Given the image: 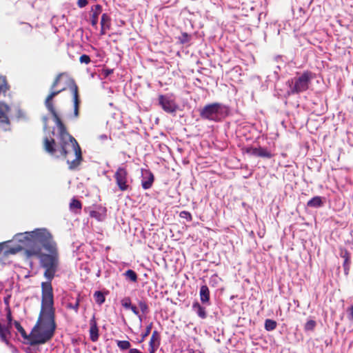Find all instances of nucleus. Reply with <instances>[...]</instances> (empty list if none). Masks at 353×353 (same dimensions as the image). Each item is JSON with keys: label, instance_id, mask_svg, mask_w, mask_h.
<instances>
[{"label": "nucleus", "instance_id": "obj_17", "mask_svg": "<svg viewBox=\"0 0 353 353\" xmlns=\"http://www.w3.org/2000/svg\"><path fill=\"white\" fill-rule=\"evenodd\" d=\"M200 299L203 304H210V290L206 285H201L199 291Z\"/></svg>", "mask_w": 353, "mask_h": 353}, {"label": "nucleus", "instance_id": "obj_35", "mask_svg": "<svg viewBox=\"0 0 353 353\" xmlns=\"http://www.w3.org/2000/svg\"><path fill=\"white\" fill-rule=\"evenodd\" d=\"M179 216L182 219H185L188 221H191L192 220V214L188 211H182L179 214Z\"/></svg>", "mask_w": 353, "mask_h": 353}, {"label": "nucleus", "instance_id": "obj_10", "mask_svg": "<svg viewBox=\"0 0 353 353\" xmlns=\"http://www.w3.org/2000/svg\"><path fill=\"white\" fill-rule=\"evenodd\" d=\"M158 99L159 104L168 113H174L178 109L177 104L168 96L161 94L159 96Z\"/></svg>", "mask_w": 353, "mask_h": 353}, {"label": "nucleus", "instance_id": "obj_1", "mask_svg": "<svg viewBox=\"0 0 353 353\" xmlns=\"http://www.w3.org/2000/svg\"><path fill=\"white\" fill-rule=\"evenodd\" d=\"M14 239L23 243L24 254L28 258L39 259L40 266L44 269L46 283L51 284L59 265V253L52 235L46 228H37L31 232L18 233Z\"/></svg>", "mask_w": 353, "mask_h": 353}, {"label": "nucleus", "instance_id": "obj_38", "mask_svg": "<svg viewBox=\"0 0 353 353\" xmlns=\"http://www.w3.org/2000/svg\"><path fill=\"white\" fill-rule=\"evenodd\" d=\"M7 310H8L7 314H6V319L8 321L7 325L12 327V316L11 310L9 307L8 308Z\"/></svg>", "mask_w": 353, "mask_h": 353}, {"label": "nucleus", "instance_id": "obj_18", "mask_svg": "<svg viewBox=\"0 0 353 353\" xmlns=\"http://www.w3.org/2000/svg\"><path fill=\"white\" fill-rule=\"evenodd\" d=\"M340 256L344 259L343 266L345 274H347L350 270V254L346 249H341L340 252Z\"/></svg>", "mask_w": 353, "mask_h": 353}, {"label": "nucleus", "instance_id": "obj_45", "mask_svg": "<svg viewBox=\"0 0 353 353\" xmlns=\"http://www.w3.org/2000/svg\"><path fill=\"white\" fill-rule=\"evenodd\" d=\"M46 128H47V124H46V123H45V125H44L43 129H44V130H46Z\"/></svg>", "mask_w": 353, "mask_h": 353}, {"label": "nucleus", "instance_id": "obj_14", "mask_svg": "<svg viewBox=\"0 0 353 353\" xmlns=\"http://www.w3.org/2000/svg\"><path fill=\"white\" fill-rule=\"evenodd\" d=\"M102 12V6L99 4H96L91 7L90 12V23L92 27L97 28L99 16Z\"/></svg>", "mask_w": 353, "mask_h": 353}, {"label": "nucleus", "instance_id": "obj_33", "mask_svg": "<svg viewBox=\"0 0 353 353\" xmlns=\"http://www.w3.org/2000/svg\"><path fill=\"white\" fill-rule=\"evenodd\" d=\"M7 107L3 104H0V119H2V121H8V119L6 115V110Z\"/></svg>", "mask_w": 353, "mask_h": 353}, {"label": "nucleus", "instance_id": "obj_29", "mask_svg": "<svg viewBox=\"0 0 353 353\" xmlns=\"http://www.w3.org/2000/svg\"><path fill=\"white\" fill-rule=\"evenodd\" d=\"M94 298L99 305H101L105 301V296L101 291H96L94 294Z\"/></svg>", "mask_w": 353, "mask_h": 353}, {"label": "nucleus", "instance_id": "obj_4", "mask_svg": "<svg viewBox=\"0 0 353 353\" xmlns=\"http://www.w3.org/2000/svg\"><path fill=\"white\" fill-rule=\"evenodd\" d=\"M316 77V74L310 70H305L302 73L289 79L287 84L290 88L288 94H298L307 91L312 80Z\"/></svg>", "mask_w": 353, "mask_h": 353}, {"label": "nucleus", "instance_id": "obj_37", "mask_svg": "<svg viewBox=\"0 0 353 353\" xmlns=\"http://www.w3.org/2000/svg\"><path fill=\"white\" fill-rule=\"evenodd\" d=\"M79 61L81 63L88 64L90 63V57L87 54H82L79 58Z\"/></svg>", "mask_w": 353, "mask_h": 353}, {"label": "nucleus", "instance_id": "obj_15", "mask_svg": "<svg viewBox=\"0 0 353 353\" xmlns=\"http://www.w3.org/2000/svg\"><path fill=\"white\" fill-rule=\"evenodd\" d=\"M90 325V330H89V334H90V339L92 342H96L98 341L99 337V327L97 325V323L96 321L95 316L93 315L91 319L89 321Z\"/></svg>", "mask_w": 353, "mask_h": 353}, {"label": "nucleus", "instance_id": "obj_19", "mask_svg": "<svg viewBox=\"0 0 353 353\" xmlns=\"http://www.w3.org/2000/svg\"><path fill=\"white\" fill-rule=\"evenodd\" d=\"M192 309L196 312L197 315L202 319L207 317V312L204 307H203L199 302H194L192 304Z\"/></svg>", "mask_w": 353, "mask_h": 353}, {"label": "nucleus", "instance_id": "obj_7", "mask_svg": "<svg viewBox=\"0 0 353 353\" xmlns=\"http://www.w3.org/2000/svg\"><path fill=\"white\" fill-rule=\"evenodd\" d=\"M65 90H66V87H64V86L61 87V88H59V87H54L53 88H50L51 91H50V94L46 98V100L44 102L45 105H46V108L48 109V110L49 111V112L52 114L53 119H61L55 110L53 99L56 96H57L61 92L65 91Z\"/></svg>", "mask_w": 353, "mask_h": 353}, {"label": "nucleus", "instance_id": "obj_3", "mask_svg": "<svg viewBox=\"0 0 353 353\" xmlns=\"http://www.w3.org/2000/svg\"><path fill=\"white\" fill-rule=\"evenodd\" d=\"M58 130L57 141L54 130L48 132L43 140V148L46 152L55 158L67 160L70 170L76 169L83 161L81 148L77 140L68 132L61 119H53Z\"/></svg>", "mask_w": 353, "mask_h": 353}, {"label": "nucleus", "instance_id": "obj_46", "mask_svg": "<svg viewBox=\"0 0 353 353\" xmlns=\"http://www.w3.org/2000/svg\"><path fill=\"white\" fill-rule=\"evenodd\" d=\"M101 137H102V139H106L107 138L106 135L102 136Z\"/></svg>", "mask_w": 353, "mask_h": 353}, {"label": "nucleus", "instance_id": "obj_21", "mask_svg": "<svg viewBox=\"0 0 353 353\" xmlns=\"http://www.w3.org/2000/svg\"><path fill=\"white\" fill-rule=\"evenodd\" d=\"M323 205L322 198L320 196H316L309 200L307 203V205L310 208H319Z\"/></svg>", "mask_w": 353, "mask_h": 353}, {"label": "nucleus", "instance_id": "obj_2", "mask_svg": "<svg viewBox=\"0 0 353 353\" xmlns=\"http://www.w3.org/2000/svg\"><path fill=\"white\" fill-rule=\"evenodd\" d=\"M41 310L36 324L30 334L26 332L19 321L14 325L17 330L24 339H28L31 345L44 344L54 336L57 327L55 322V308L54 307V294L52 284L41 283Z\"/></svg>", "mask_w": 353, "mask_h": 353}, {"label": "nucleus", "instance_id": "obj_44", "mask_svg": "<svg viewBox=\"0 0 353 353\" xmlns=\"http://www.w3.org/2000/svg\"><path fill=\"white\" fill-rule=\"evenodd\" d=\"M349 312L352 319H353V305L349 308Z\"/></svg>", "mask_w": 353, "mask_h": 353}, {"label": "nucleus", "instance_id": "obj_32", "mask_svg": "<svg viewBox=\"0 0 353 353\" xmlns=\"http://www.w3.org/2000/svg\"><path fill=\"white\" fill-rule=\"evenodd\" d=\"M191 36L187 32H183L181 37H179V40L181 43L184 44L190 41Z\"/></svg>", "mask_w": 353, "mask_h": 353}, {"label": "nucleus", "instance_id": "obj_25", "mask_svg": "<svg viewBox=\"0 0 353 353\" xmlns=\"http://www.w3.org/2000/svg\"><path fill=\"white\" fill-rule=\"evenodd\" d=\"M123 274L130 281H131L132 282L137 281L138 276H137V273L134 270H128L127 271L125 272V273Z\"/></svg>", "mask_w": 353, "mask_h": 353}, {"label": "nucleus", "instance_id": "obj_24", "mask_svg": "<svg viewBox=\"0 0 353 353\" xmlns=\"http://www.w3.org/2000/svg\"><path fill=\"white\" fill-rule=\"evenodd\" d=\"M20 25L21 26V28L20 29V32L21 34H28L32 32V26L29 23L20 22Z\"/></svg>", "mask_w": 353, "mask_h": 353}, {"label": "nucleus", "instance_id": "obj_36", "mask_svg": "<svg viewBox=\"0 0 353 353\" xmlns=\"http://www.w3.org/2000/svg\"><path fill=\"white\" fill-rule=\"evenodd\" d=\"M152 327V323H150L145 328L144 333L142 334V341H143L150 333Z\"/></svg>", "mask_w": 353, "mask_h": 353}, {"label": "nucleus", "instance_id": "obj_26", "mask_svg": "<svg viewBox=\"0 0 353 353\" xmlns=\"http://www.w3.org/2000/svg\"><path fill=\"white\" fill-rule=\"evenodd\" d=\"M116 342H117V345L118 347L121 350H122V351L127 350H130L131 344L128 341L117 340Z\"/></svg>", "mask_w": 353, "mask_h": 353}, {"label": "nucleus", "instance_id": "obj_5", "mask_svg": "<svg viewBox=\"0 0 353 353\" xmlns=\"http://www.w3.org/2000/svg\"><path fill=\"white\" fill-rule=\"evenodd\" d=\"M23 248V243L16 241L14 238L12 241L0 243V263L6 264L10 255H14Z\"/></svg>", "mask_w": 353, "mask_h": 353}, {"label": "nucleus", "instance_id": "obj_9", "mask_svg": "<svg viewBox=\"0 0 353 353\" xmlns=\"http://www.w3.org/2000/svg\"><path fill=\"white\" fill-rule=\"evenodd\" d=\"M67 83L72 94L74 102V115L75 117H78L79 114V105L81 103L79 88L75 81L71 77H68Z\"/></svg>", "mask_w": 353, "mask_h": 353}, {"label": "nucleus", "instance_id": "obj_27", "mask_svg": "<svg viewBox=\"0 0 353 353\" xmlns=\"http://www.w3.org/2000/svg\"><path fill=\"white\" fill-rule=\"evenodd\" d=\"M277 323L272 319H266L265 321V329L267 331H272L276 329Z\"/></svg>", "mask_w": 353, "mask_h": 353}, {"label": "nucleus", "instance_id": "obj_13", "mask_svg": "<svg viewBox=\"0 0 353 353\" xmlns=\"http://www.w3.org/2000/svg\"><path fill=\"white\" fill-rule=\"evenodd\" d=\"M161 344V335L157 330L153 331L149 341V352L155 353Z\"/></svg>", "mask_w": 353, "mask_h": 353}, {"label": "nucleus", "instance_id": "obj_23", "mask_svg": "<svg viewBox=\"0 0 353 353\" xmlns=\"http://www.w3.org/2000/svg\"><path fill=\"white\" fill-rule=\"evenodd\" d=\"M79 304H80V294H79L76 299L75 303L74 304L72 303H67L65 307L67 309L73 310L75 313H77L79 311Z\"/></svg>", "mask_w": 353, "mask_h": 353}, {"label": "nucleus", "instance_id": "obj_8", "mask_svg": "<svg viewBox=\"0 0 353 353\" xmlns=\"http://www.w3.org/2000/svg\"><path fill=\"white\" fill-rule=\"evenodd\" d=\"M221 105L218 103L208 104L200 110V117L203 119L215 121L218 117Z\"/></svg>", "mask_w": 353, "mask_h": 353}, {"label": "nucleus", "instance_id": "obj_40", "mask_svg": "<svg viewBox=\"0 0 353 353\" xmlns=\"http://www.w3.org/2000/svg\"><path fill=\"white\" fill-rule=\"evenodd\" d=\"M88 4V0H78L77 1V6L81 8L85 7Z\"/></svg>", "mask_w": 353, "mask_h": 353}, {"label": "nucleus", "instance_id": "obj_12", "mask_svg": "<svg viewBox=\"0 0 353 353\" xmlns=\"http://www.w3.org/2000/svg\"><path fill=\"white\" fill-rule=\"evenodd\" d=\"M154 176L152 172L148 170H142L141 186L144 190L150 189L154 183Z\"/></svg>", "mask_w": 353, "mask_h": 353}, {"label": "nucleus", "instance_id": "obj_16", "mask_svg": "<svg viewBox=\"0 0 353 353\" xmlns=\"http://www.w3.org/2000/svg\"><path fill=\"white\" fill-rule=\"evenodd\" d=\"M10 328L9 325H4L0 323V339L6 344L9 343V339L10 337Z\"/></svg>", "mask_w": 353, "mask_h": 353}, {"label": "nucleus", "instance_id": "obj_34", "mask_svg": "<svg viewBox=\"0 0 353 353\" xmlns=\"http://www.w3.org/2000/svg\"><path fill=\"white\" fill-rule=\"evenodd\" d=\"M121 304L124 308L129 309L132 305L130 298L128 296L124 297L123 299H121Z\"/></svg>", "mask_w": 353, "mask_h": 353}, {"label": "nucleus", "instance_id": "obj_28", "mask_svg": "<svg viewBox=\"0 0 353 353\" xmlns=\"http://www.w3.org/2000/svg\"><path fill=\"white\" fill-rule=\"evenodd\" d=\"M65 76L68 77V74L65 72H61V73L58 74L56 76V77L54 78V79L51 85V88H53L54 87H59L61 80L62 77H63Z\"/></svg>", "mask_w": 353, "mask_h": 353}, {"label": "nucleus", "instance_id": "obj_39", "mask_svg": "<svg viewBox=\"0 0 353 353\" xmlns=\"http://www.w3.org/2000/svg\"><path fill=\"white\" fill-rule=\"evenodd\" d=\"M90 216L92 218H94L96 219L98 221H101V214L99 212L97 211H95V210H92V211H90Z\"/></svg>", "mask_w": 353, "mask_h": 353}, {"label": "nucleus", "instance_id": "obj_31", "mask_svg": "<svg viewBox=\"0 0 353 353\" xmlns=\"http://www.w3.org/2000/svg\"><path fill=\"white\" fill-rule=\"evenodd\" d=\"M316 321L314 320H309L305 324L304 328L306 331H312L316 327Z\"/></svg>", "mask_w": 353, "mask_h": 353}, {"label": "nucleus", "instance_id": "obj_11", "mask_svg": "<svg viewBox=\"0 0 353 353\" xmlns=\"http://www.w3.org/2000/svg\"><path fill=\"white\" fill-rule=\"evenodd\" d=\"M245 151L247 154L258 157L271 159L274 157V154H272L270 151H269L267 148L262 147H248L245 149Z\"/></svg>", "mask_w": 353, "mask_h": 353}, {"label": "nucleus", "instance_id": "obj_20", "mask_svg": "<svg viewBox=\"0 0 353 353\" xmlns=\"http://www.w3.org/2000/svg\"><path fill=\"white\" fill-rule=\"evenodd\" d=\"M69 208L71 211L79 214L82 208V203L79 200L72 198L70 203Z\"/></svg>", "mask_w": 353, "mask_h": 353}, {"label": "nucleus", "instance_id": "obj_30", "mask_svg": "<svg viewBox=\"0 0 353 353\" xmlns=\"http://www.w3.org/2000/svg\"><path fill=\"white\" fill-rule=\"evenodd\" d=\"M138 305L143 314H145L149 312V307L147 302L145 300H139L138 302Z\"/></svg>", "mask_w": 353, "mask_h": 353}, {"label": "nucleus", "instance_id": "obj_42", "mask_svg": "<svg viewBox=\"0 0 353 353\" xmlns=\"http://www.w3.org/2000/svg\"><path fill=\"white\" fill-rule=\"evenodd\" d=\"M110 30L109 28H105V27H103V26H101V35H104L105 34V32H106V30Z\"/></svg>", "mask_w": 353, "mask_h": 353}, {"label": "nucleus", "instance_id": "obj_41", "mask_svg": "<svg viewBox=\"0 0 353 353\" xmlns=\"http://www.w3.org/2000/svg\"><path fill=\"white\" fill-rule=\"evenodd\" d=\"M129 309H130L132 310V312L141 319V316L139 315V312L135 305H131V307H130Z\"/></svg>", "mask_w": 353, "mask_h": 353}, {"label": "nucleus", "instance_id": "obj_6", "mask_svg": "<svg viewBox=\"0 0 353 353\" xmlns=\"http://www.w3.org/2000/svg\"><path fill=\"white\" fill-rule=\"evenodd\" d=\"M114 179L120 191L125 192L131 189L129 184V174L125 168L119 167L114 172Z\"/></svg>", "mask_w": 353, "mask_h": 353}, {"label": "nucleus", "instance_id": "obj_22", "mask_svg": "<svg viewBox=\"0 0 353 353\" xmlns=\"http://www.w3.org/2000/svg\"><path fill=\"white\" fill-rule=\"evenodd\" d=\"M101 26L109 28L111 27V18L107 13H103L101 18Z\"/></svg>", "mask_w": 353, "mask_h": 353}, {"label": "nucleus", "instance_id": "obj_43", "mask_svg": "<svg viewBox=\"0 0 353 353\" xmlns=\"http://www.w3.org/2000/svg\"><path fill=\"white\" fill-rule=\"evenodd\" d=\"M129 353H142L139 350L136 348L130 349Z\"/></svg>", "mask_w": 353, "mask_h": 353}]
</instances>
